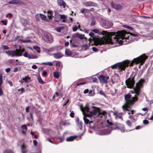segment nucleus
I'll return each mask as SVG.
<instances>
[{"mask_svg": "<svg viewBox=\"0 0 153 153\" xmlns=\"http://www.w3.org/2000/svg\"><path fill=\"white\" fill-rule=\"evenodd\" d=\"M92 31L99 34H102L103 37L97 41V44L101 45L105 44H113L118 43L121 45H125L128 43L127 41L129 37V35L137 36V34L128 33L125 30L119 31L115 32L108 33L105 31H100L97 29H94Z\"/></svg>", "mask_w": 153, "mask_h": 153, "instance_id": "nucleus-1", "label": "nucleus"}, {"mask_svg": "<svg viewBox=\"0 0 153 153\" xmlns=\"http://www.w3.org/2000/svg\"><path fill=\"white\" fill-rule=\"evenodd\" d=\"M147 56L145 54L141 55L136 58H134L131 62L128 60H125L121 62L117 63L111 66L112 68H116L117 70V72L121 73L123 71L125 70L126 68L129 65L132 66L134 63L136 64L140 63V65H142L147 58Z\"/></svg>", "mask_w": 153, "mask_h": 153, "instance_id": "nucleus-2", "label": "nucleus"}, {"mask_svg": "<svg viewBox=\"0 0 153 153\" xmlns=\"http://www.w3.org/2000/svg\"><path fill=\"white\" fill-rule=\"evenodd\" d=\"M126 102L124 105L122 106L123 110L124 112L128 111V114H130L128 108L131 106L137 100V99L135 97H131V95L129 94H127L124 96Z\"/></svg>", "mask_w": 153, "mask_h": 153, "instance_id": "nucleus-3", "label": "nucleus"}, {"mask_svg": "<svg viewBox=\"0 0 153 153\" xmlns=\"http://www.w3.org/2000/svg\"><path fill=\"white\" fill-rule=\"evenodd\" d=\"M25 51V50L24 48H20L19 49H17L15 50L6 51V53L8 56L12 57L15 56H21L22 55V53Z\"/></svg>", "mask_w": 153, "mask_h": 153, "instance_id": "nucleus-4", "label": "nucleus"}, {"mask_svg": "<svg viewBox=\"0 0 153 153\" xmlns=\"http://www.w3.org/2000/svg\"><path fill=\"white\" fill-rule=\"evenodd\" d=\"M144 82L145 80L144 79H141L138 82L136 83V87L133 89V91H131L132 93L134 92L136 94L135 96L134 97H135L137 99L136 96H138L139 94L140 88Z\"/></svg>", "mask_w": 153, "mask_h": 153, "instance_id": "nucleus-5", "label": "nucleus"}, {"mask_svg": "<svg viewBox=\"0 0 153 153\" xmlns=\"http://www.w3.org/2000/svg\"><path fill=\"white\" fill-rule=\"evenodd\" d=\"M134 76L132 75H131L130 78L126 80V83L128 88H132L134 87Z\"/></svg>", "mask_w": 153, "mask_h": 153, "instance_id": "nucleus-6", "label": "nucleus"}, {"mask_svg": "<svg viewBox=\"0 0 153 153\" xmlns=\"http://www.w3.org/2000/svg\"><path fill=\"white\" fill-rule=\"evenodd\" d=\"M43 39L45 42L48 43H51L53 41V38L50 33H47L45 35Z\"/></svg>", "mask_w": 153, "mask_h": 153, "instance_id": "nucleus-7", "label": "nucleus"}, {"mask_svg": "<svg viewBox=\"0 0 153 153\" xmlns=\"http://www.w3.org/2000/svg\"><path fill=\"white\" fill-rule=\"evenodd\" d=\"M98 79L101 83H106L109 79V77L108 76L101 75L98 77Z\"/></svg>", "mask_w": 153, "mask_h": 153, "instance_id": "nucleus-8", "label": "nucleus"}, {"mask_svg": "<svg viewBox=\"0 0 153 153\" xmlns=\"http://www.w3.org/2000/svg\"><path fill=\"white\" fill-rule=\"evenodd\" d=\"M84 36V35H82L79 33H76L72 35L73 39H76L77 38H79L80 39H82Z\"/></svg>", "mask_w": 153, "mask_h": 153, "instance_id": "nucleus-9", "label": "nucleus"}, {"mask_svg": "<svg viewBox=\"0 0 153 153\" xmlns=\"http://www.w3.org/2000/svg\"><path fill=\"white\" fill-rule=\"evenodd\" d=\"M139 114H141L142 115H143V114H142L141 113H138L134 116L131 115H130L129 116V118L131 119L132 121H135L137 119V117L138 115Z\"/></svg>", "mask_w": 153, "mask_h": 153, "instance_id": "nucleus-10", "label": "nucleus"}, {"mask_svg": "<svg viewBox=\"0 0 153 153\" xmlns=\"http://www.w3.org/2000/svg\"><path fill=\"white\" fill-rule=\"evenodd\" d=\"M86 7H90V6H96V4L93 3L91 1H88L85 2L83 4Z\"/></svg>", "mask_w": 153, "mask_h": 153, "instance_id": "nucleus-11", "label": "nucleus"}, {"mask_svg": "<svg viewBox=\"0 0 153 153\" xmlns=\"http://www.w3.org/2000/svg\"><path fill=\"white\" fill-rule=\"evenodd\" d=\"M111 4L113 7L116 9H120L122 8V6L119 4L111 2Z\"/></svg>", "mask_w": 153, "mask_h": 153, "instance_id": "nucleus-12", "label": "nucleus"}, {"mask_svg": "<svg viewBox=\"0 0 153 153\" xmlns=\"http://www.w3.org/2000/svg\"><path fill=\"white\" fill-rule=\"evenodd\" d=\"M116 128L120 130L122 132H124L126 131L124 128V126L122 124H120L117 125Z\"/></svg>", "mask_w": 153, "mask_h": 153, "instance_id": "nucleus-13", "label": "nucleus"}, {"mask_svg": "<svg viewBox=\"0 0 153 153\" xmlns=\"http://www.w3.org/2000/svg\"><path fill=\"white\" fill-rule=\"evenodd\" d=\"M57 2L58 5L60 6H62L64 8H65L66 5L65 3L63 0H57Z\"/></svg>", "mask_w": 153, "mask_h": 153, "instance_id": "nucleus-14", "label": "nucleus"}, {"mask_svg": "<svg viewBox=\"0 0 153 153\" xmlns=\"http://www.w3.org/2000/svg\"><path fill=\"white\" fill-rule=\"evenodd\" d=\"M98 112L97 110L96 109H94L92 111H90L89 113L88 114V115L89 117H91L94 115H95L97 114Z\"/></svg>", "mask_w": 153, "mask_h": 153, "instance_id": "nucleus-15", "label": "nucleus"}, {"mask_svg": "<svg viewBox=\"0 0 153 153\" xmlns=\"http://www.w3.org/2000/svg\"><path fill=\"white\" fill-rule=\"evenodd\" d=\"M30 78L28 76H25L24 78H23L22 79V81H20L22 83H23L24 82L25 83H28L30 81Z\"/></svg>", "mask_w": 153, "mask_h": 153, "instance_id": "nucleus-16", "label": "nucleus"}, {"mask_svg": "<svg viewBox=\"0 0 153 153\" xmlns=\"http://www.w3.org/2000/svg\"><path fill=\"white\" fill-rule=\"evenodd\" d=\"M20 0H12L9 2V4H20Z\"/></svg>", "mask_w": 153, "mask_h": 153, "instance_id": "nucleus-17", "label": "nucleus"}, {"mask_svg": "<svg viewBox=\"0 0 153 153\" xmlns=\"http://www.w3.org/2000/svg\"><path fill=\"white\" fill-rule=\"evenodd\" d=\"M53 57L56 59H58L61 58L62 56V55L60 53H58L54 54L53 55Z\"/></svg>", "mask_w": 153, "mask_h": 153, "instance_id": "nucleus-18", "label": "nucleus"}, {"mask_svg": "<svg viewBox=\"0 0 153 153\" xmlns=\"http://www.w3.org/2000/svg\"><path fill=\"white\" fill-rule=\"evenodd\" d=\"M76 123L77 127L80 129H81L82 127V126L81 122H79V118H77Z\"/></svg>", "mask_w": 153, "mask_h": 153, "instance_id": "nucleus-19", "label": "nucleus"}, {"mask_svg": "<svg viewBox=\"0 0 153 153\" xmlns=\"http://www.w3.org/2000/svg\"><path fill=\"white\" fill-rule=\"evenodd\" d=\"M111 131L109 129H105L103 130L102 134L106 135L110 134L111 133Z\"/></svg>", "mask_w": 153, "mask_h": 153, "instance_id": "nucleus-20", "label": "nucleus"}, {"mask_svg": "<svg viewBox=\"0 0 153 153\" xmlns=\"http://www.w3.org/2000/svg\"><path fill=\"white\" fill-rule=\"evenodd\" d=\"M27 146L24 144L21 146V150L22 153H26L27 152Z\"/></svg>", "mask_w": 153, "mask_h": 153, "instance_id": "nucleus-21", "label": "nucleus"}, {"mask_svg": "<svg viewBox=\"0 0 153 153\" xmlns=\"http://www.w3.org/2000/svg\"><path fill=\"white\" fill-rule=\"evenodd\" d=\"M28 38H29V37H27V39H19V41L23 43H29L31 42V40L30 39H27Z\"/></svg>", "mask_w": 153, "mask_h": 153, "instance_id": "nucleus-22", "label": "nucleus"}, {"mask_svg": "<svg viewBox=\"0 0 153 153\" xmlns=\"http://www.w3.org/2000/svg\"><path fill=\"white\" fill-rule=\"evenodd\" d=\"M54 12L51 11H48V17L50 19L52 20V17L53 16V14Z\"/></svg>", "mask_w": 153, "mask_h": 153, "instance_id": "nucleus-23", "label": "nucleus"}, {"mask_svg": "<svg viewBox=\"0 0 153 153\" xmlns=\"http://www.w3.org/2000/svg\"><path fill=\"white\" fill-rule=\"evenodd\" d=\"M153 73V68H149L148 70V73L147 74L146 76H149L151 75Z\"/></svg>", "mask_w": 153, "mask_h": 153, "instance_id": "nucleus-24", "label": "nucleus"}, {"mask_svg": "<svg viewBox=\"0 0 153 153\" xmlns=\"http://www.w3.org/2000/svg\"><path fill=\"white\" fill-rule=\"evenodd\" d=\"M91 40L92 39L90 38L89 39V41H90V42L89 43V44H86L83 45L82 46L83 49H84V50H86L88 49V47L90 45V41H91Z\"/></svg>", "mask_w": 153, "mask_h": 153, "instance_id": "nucleus-25", "label": "nucleus"}, {"mask_svg": "<svg viewBox=\"0 0 153 153\" xmlns=\"http://www.w3.org/2000/svg\"><path fill=\"white\" fill-rule=\"evenodd\" d=\"M76 137V136H71L68 137L66 139V141H71L74 140Z\"/></svg>", "mask_w": 153, "mask_h": 153, "instance_id": "nucleus-26", "label": "nucleus"}, {"mask_svg": "<svg viewBox=\"0 0 153 153\" xmlns=\"http://www.w3.org/2000/svg\"><path fill=\"white\" fill-rule=\"evenodd\" d=\"M65 54L68 56H70L71 55V52L69 49H66L65 50Z\"/></svg>", "mask_w": 153, "mask_h": 153, "instance_id": "nucleus-27", "label": "nucleus"}, {"mask_svg": "<svg viewBox=\"0 0 153 153\" xmlns=\"http://www.w3.org/2000/svg\"><path fill=\"white\" fill-rule=\"evenodd\" d=\"M89 108L88 106H86L85 107L81 108V110L82 111L88 112L89 111Z\"/></svg>", "mask_w": 153, "mask_h": 153, "instance_id": "nucleus-28", "label": "nucleus"}, {"mask_svg": "<svg viewBox=\"0 0 153 153\" xmlns=\"http://www.w3.org/2000/svg\"><path fill=\"white\" fill-rule=\"evenodd\" d=\"M83 119L85 123L86 124H88L89 123V124H90L92 122L91 121V122H90V121L89 119H87L86 117H83Z\"/></svg>", "mask_w": 153, "mask_h": 153, "instance_id": "nucleus-29", "label": "nucleus"}, {"mask_svg": "<svg viewBox=\"0 0 153 153\" xmlns=\"http://www.w3.org/2000/svg\"><path fill=\"white\" fill-rule=\"evenodd\" d=\"M53 76L56 79H58L59 76V72L58 71L54 72H53Z\"/></svg>", "mask_w": 153, "mask_h": 153, "instance_id": "nucleus-30", "label": "nucleus"}, {"mask_svg": "<svg viewBox=\"0 0 153 153\" xmlns=\"http://www.w3.org/2000/svg\"><path fill=\"white\" fill-rule=\"evenodd\" d=\"M80 25H79L78 26L75 25L74 27L73 28V31H76L78 28H80Z\"/></svg>", "mask_w": 153, "mask_h": 153, "instance_id": "nucleus-31", "label": "nucleus"}, {"mask_svg": "<svg viewBox=\"0 0 153 153\" xmlns=\"http://www.w3.org/2000/svg\"><path fill=\"white\" fill-rule=\"evenodd\" d=\"M56 63V65L59 66L61 68H62L61 63L59 61H56L55 62Z\"/></svg>", "mask_w": 153, "mask_h": 153, "instance_id": "nucleus-32", "label": "nucleus"}, {"mask_svg": "<svg viewBox=\"0 0 153 153\" xmlns=\"http://www.w3.org/2000/svg\"><path fill=\"white\" fill-rule=\"evenodd\" d=\"M42 64L46 65H48L49 66H52L53 64L51 62H42Z\"/></svg>", "mask_w": 153, "mask_h": 153, "instance_id": "nucleus-33", "label": "nucleus"}, {"mask_svg": "<svg viewBox=\"0 0 153 153\" xmlns=\"http://www.w3.org/2000/svg\"><path fill=\"white\" fill-rule=\"evenodd\" d=\"M40 19L46 21V17L45 15L41 14Z\"/></svg>", "mask_w": 153, "mask_h": 153, "instance_id": "nucleus-34", "label": "nucleus"}, {"mask_svg": "<svg viewBox=\"0 0 153 153\" xmlns=\"http://www.w3.org/2000/svg\"><path fill=\"white\" fill-rule=\"evenodd\" d=\"M37 79L39 81V83L41 84H43L44 83V82L42 81L41 77L40 76H38Z\"/></svg>", "mask_w": 153, "mask_h": 153, "instance_id": "nucleus-35", "label": "nucleus"}, {"mask_svg": "<svg viewBox=\"0 0 153 153\" xmlns=\"http://www.w3.org/2000/svg\"><path fill=\"white\" fill-rule=\"evenodd\" d=\"M60 18L61 19H63L62 20L63 22H65L66 21L65 19L66 16L64 15H59Z\"/></svg>", "mask_w": 153, "mask_h": 153, "instance_id": "nucleus-36", "label": "nucleus"}, {"mask_svg": "<svg viewBox=\"0 0 153 153\" xmlns=\"http://www.w3.org/2000/svg\"><path fill=\"white\" fill-rule=\"evenodd\" d=\"M41 17V14H38L36 15L35 18L37 21L40 20Z\"/></svg>", "mask_w": 153, "mask_h": 153, "instance_id": "nucleus-37", "label": "nucleus"}, {"mask_svg": "<svg viewBox=\"0 0 153 153\" xmlns=\"http://www.w3.org/2000/svg\"><path fill=\"white\" fill-rule=\"evenodd\" d=\"M33 48L35 50H37V52L38 53H40V51L39 50L40 48L38 46H34L33 47Z\"/></svg>", "mask_w": 153, "mask_h": 153, "instance_id": "nucleus-38", "label": "nucleus"}, {"mask_svg": "<svg viewBox=\"0 0 153 153\" xmlns=\"http://www.w3.org/2000/svg\"><path fill=\"white\" fill-rule=\"evenodd\" d=\"M21 128L22 129H25L26 131L27 130V128L26 125H23L21 126Z\"/></svg>", "mask_w": 153, "mask_h": 153, "instance_id": "nucleus-39", "label": "nucleus"}, {"mask_svg": "<svg viewBox=\"0 0 153 153\" xmlns=\"http://www.w3.org/2000/svg\"><path fill=\"white\" fill-rule=\"evenodd\" d=\"M3 153H14L11 150H6Z\"/></svg>", "mask_w": 153, "mask_h": 153, "instance_id": "nucleus-40", "label": "nucleus"}, {"mask_svg": "<svg viewBox=\"0 0 153 153\" xmlns=\"http://www.w3.org/2000/svg\"><path fill=\"white\" fill-rule=\"evenodd\" d=\"M1 22L2 23H3V25H7V21L6 20H1Z\"/></svg>", "mask_w": 153, "mask_h": 153, "instance_id": "nucleus-41", "label": "nucleus"}, {"mask_svg": "<svg viewBox=\"0 0 153 153\" xmlns=\"http://www.w3.org/2000/svg\"><path fill=\"white\" fill-rule=\"evenodd\" d=\"M98 113L99 115H103L106 114V112L105 111H103L102 112H99Z\"/></svg>", "mask_w": 153, "mask_h": 153, "instance_id": "nucleus-42", "label": "nucleus"}, {"mask_svg": "<svg viewBox=\"0 0 153 153\" xmlns=\"http://www.w3.org/2000/svg\"><path fill=\"white\" fill-rule=\"evenodd\" d=\"M23 64H24L23 62H20V61H19L16 64V65H23Z\"/></svg>", "mask_w": 153, "mask_h": 153, "instance_id": "nucleus-43", "label": "nucleus"}, {"mask_svg": "<svg viewBox=\"0 0 153 153\" xmlns=\"http://www.w3.org/2000/svg\"><path fill=\"white\" fill-rule=\"evenodd\" d=\"M126 124L129 127L131 126V122L130 120H127L126 122Z\"/></svg>", "mask_w": 153, "mask_h": 153, "instance_id": "nucleus-44", "label": "nucleus"}, {"mask_svg": "<svg viewBox=\"0 0 153 153\" xmlns=\"http://www.w3.org/2000/svg\"><path fill=\"white\" fill-rule=\"evenodd\" d=\"M99 93L100 94L104 96L105 97H106V95L102 91H100Z\"/></svg>", "mask_w": 153, "mask_h": 153, "instance_id": "nucleus-45", "label": "nucleus"}, {"mask_svg": "<svg viewBox=\"0 0 153 153\" xmlns=\"http://www.w3.org/2000/svg\"><path fill=\"white\" fill-rule=\"evenodd\" d=\"M143 122L144 124H147L149 123V121L146 120H143Z\"/></svg>", "mask_w": 153, "mask_h": 153, "instance_id": "nucleus-46", "label": "nucleus"}, {"mask_svg": "<svg viewBox=\"0 0 153 153\" xmlns=\"http://www.w3.org/2000/svg\"><path fill=\"white\" fill-rule=\"evenodd\" d=\"M115 118L116 119L120 118V119H122V117L120 115V114H118L116 116Z\"/></svg>", "mask_w": 153, "mask_h": 153, "instance_id": "nucleus-47", "label": "nucleus"}, {"mask_svg": "<svg viewBox=\"0 0 153 153\" xmlns=\"http://www.w3.org/2000/svg\"><path fill=\"white\" fill-rule=\"evenodd\" d=\"M12 16V15L10 13H9L7 14L6 15L7 17L11 18Z\"/></svg>", "mask_w": 153, "mask_h": 153, "instance_id": "nucleus-48", "label": "nucleus"}, {"mask_svg": "<svg viewBox=\"0 0 153 153\" xmlns=\"http://www.w3.org/2000/svg\"><path fill=\"white\" fill-rule=\"evenodd\" d=\"M18 70V68L17 67H15L14 68L13 72H16Z\"/></svg>", "mask_w": 153, "mask_h": 153, "instance_id": "nucleus-49", "label": "nucleus"}, {"mask_svg": "<svg viewBox=\"0 0 153 153\" xmlns=\"http://www.w3.org/2000/svg\"><path fill=\"white\" fill-rule=\"evenodd\" d=\"M3 48L4 49L7 50L9 49V48L7 45H4L3 46Z\"/></svg>", "mask_w": 153, "mask_h": 153, "instance_id": "nucleus-50", "label": "nucleus"}, {"mask_svg": "<svg viewBox=\"0 0 153 153\" xmlns=\"http://www.w3.org/2000/svg\"><path fill=\"white\" fill-rule=\"evenodd\" d=\"M28 53L27 52H25L23 54V56L25 57H28Z\"/></svg>", "mask_w": 153, "mask_h": 153, "instance_id": "nucleus-51", "label": "nucleus"}, {"mask_svg": "<svg viewBox=\"0 0 153 153\" xmlns=\"http://www.w3.org/2000/svg\"><path fill=\"white\" fill-rule=\"evenodd\" d=\"M70 115L72 117H74V113L73 112H71L70 114Z\"/></svg>", "mask_w": 153, "mask_h": 153, "instance_id": "nucleus-52", "label": "nucleus"}, {"mask_svg": "<svg viewBox=\"0 0 153 153\" xmlns=\"http://www.w3.org/2000/svg\"><path fill=\"white\" fill-rule=\"evenodd\" d=\"M92 50L94 52H97V51L98 49L96 48L93 47L92 48Z\"/></svg>", "mask_w": 153, "mask_h": 153, "instance_id": "nucleus-53", "label": "nucleus"}, {"mask_svg": "<svg viewBox=\"0 0 153 153\" xmlns=\"http://www.w3.org/2000/svg\"><path fill=\"white\" fill-rule=\"evenodd\" d=\"M124 27H126L127 28L129 29H133V28L132 27H130L128 26H126V25L124 26Z\"/></svg>", "mask_w": 153, "mask_h": 153, "instance_id": "nucleus-54", "label": "nucleus"}, {"mask_svg": "<svg viewBox=\"0 0 153 153\" xmlns=\"http://www.w3.org/2000/svg\"><path fill=\"white\" fill-rule=\"evenodd\" d=\"M47 75V72L45 71H44L42 72V75L44 76H46Z\"/></svg>", "mask_w": 153, "mask_h": 153, "instance_id": "nucleus-55", "label": "nucleus"}, {"mask_svg": "<svg viewBox=\"0 0 153 153\" xmlns=\"http://www.w3.org/2000/svg\"><path fill=\"white\" fill-rule=\"evenodd\" d=\"M7 83L8 84H9L10 86H12V85H13V84L12 83V82H11V81H7Z\"/></svg>", "mask_w": 153, "mask_h": 153, "instance_id": "nucleus-56", "label": "nucleus"}, {"mask_svg": "<svg viewBox=\"0 0 153 153\" xmlns=\"http://www.w3.org/2000/svg\"><path fill=\"white\" fill-rule=\"evenodd\" d=\"M32 68L33 69H36L37 67V66L36 65H33L32 66Z\"/></svg>", "mask_w": 153, "mask_h": 153, "instance_id": "nucleus-57", "label": "nucleus"}, {"mask_svg": "<svg viewBox=\"0 0 153 153\" xmlns=\"http://www.w3.org/2000/svg\"><path fill=\"white\" fill-rule=\"evenodd\" d=\"M10 68H8L6 69L5 71L7 73H8L10 71Z\"/></svg>", "mask_w": 153, "mask_h": 153, "instance_id": "nucleus-58", "label": "nucleus"}, {"mask_svg": "<svg viewBox=\"0 0 153 153\" xmlns=\"http://www.w3.org/2000/svg\"><path fill=\"white\" fill-rule=\"evenodd\" d=\"M87 10L86 9H82L81 10V12L82 13H83L85 10Z\"/></svg>", "mask_w": 153, "mask_h": 153, "instance_id": "nucleus-59", "label": "nucleus"}, {"mask_svg": "<svg viewBox=\"0 0 153 153\" xmlns=\"http://www.w3.org/2000/svg\"><path fill=\"white\" fill-rule=\"evenodd\" d=\"M33 144L34 145V146H36L37 145V142L36 140H33Z\"/></svg>", "mask_w": 153, "mask_h": 153, "instance_id": "nucleus-60", "label": "nucleus"}, {"mask_svg": "<svg viewBox=\"0 0 153 153\" xmlns=\"http://www.w3.org/2000/svg\"><path fill=\"white\" fill-rule=\"evenodd\" d=\"M89 92V90L88 89H85L84 91V93L85 94Z\"/></svg>", "mask_w": 153, "mask_h": 153, "instance_id": "nucleus-61", "label": "nucleus"}, {"mask_svg": "<svg viewBox=\"0 0 153 153\" xmlns=\"http://www.w3.org/2000/svg\"><path fill=\"white\" fill-rule=\"evenodd\" d=\"M94 33H90L89 34V36L91 37H94Z\"/></svg>", "mask_w": 153, "mask_h": 153, "instance_id": "nucleus-62", "label": "nucleus"}, {"mask_svg": "<svg viewBox=\"0 0 153 153\" xmlns=\"http://www.w3.org/2000/svg\"><path fill=\"white\" fill-rule=\"evenodd\" d=\"M32 59H36L38 58V56L36 55H32Z\"/></svg>", "mask_w": 153, "mask_h": 153, "instance_id": "nucleus-63", "label": "nucleus"}, {"mask_svg": "<svg viewBox=\"0 0 153 153\" xmlns=\"http://www.w3.org/2000/svg\"><path fill=\"white\" fill-rule=\"evenodd\" d=\"M95 24V22L94 21H92L91 23V26H93Z\"/></svg>", "mask_w": 153, "mask_h": 153, "instance_id": "nucleus-64", "label": "nucleus"}]
</instances>
